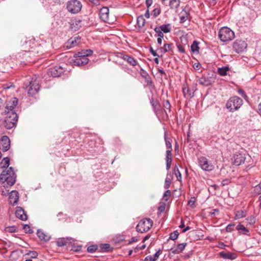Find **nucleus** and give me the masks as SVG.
Listing matches in <instances>:
<instances>
[{"instance_id":"7c9ffc66","label":"nucleus","mask_w":261,"mask_h":261,"mask_svg":"<svg viewBox=\"0 0 261 261\" xmlns=\"http://www.w3.org/2000/svg\"><path fill=\"white\" fill-rule=\"evenodd\" d=\"M246 216V211L245 210H240L237 211L235 212V216L238 219L242 218L245 217Z\"/></svg>"},{"instance_id":"c85d7f7f","label":"nucleus","mask_w":261,"mask_h":261,"mask_svg":"<svg viewBox=\"0 0 261 261\" xmlns=\"http://www.w3.org/2000/svg\"><path fill=\"white\" fill-rule=\"evenodd\" d=\"M69 241V240L68 238H60L57 240V245L59 247H62L66 245L68 243Z\"/></svg>"},{"instance_id":"37998d69","label":"nucleus","mask_w":261,"mask_h":261,"mask_svg":"<svg viewBox=\"0 0 261 261\" xmlns=\"http://www.w3.org/2000/svg\"><path fill=\"white\" fill-rule=\"evenodd\" d=\"M160 251H161V250L159 249L158 251H156L155 253V254L153 256L150 255L149 260L150 261H155V260H156L158 258V257H159V256L160 255Z\"/></svg>"},{"instance_id":"6e6d98bb","label":"nucleus","mask_w":261,"mask_h":261,"mask_svg":"<svg viewBox=\"0 0 261 261\" xmlns=\"http://www.w3.org/2000/svg\"><path fill=\"white\" fill-rule=\"evenodd\" d=\"M170 195H171V191L170 190H168L166 191L163 195V199L165 201H167L168 199V197L170 196Z\"/></svg>"},{"instance_id":"4be33fe9","label":"nucleus","mask_w":261,"mask_h":261,"mask_svg":"<svg viewBox=\"0 0 261 261\" xmlns=\"http://www.w3.org/2000/svg\"><path fill=\"white\" fill-rule=\"evenodd\" d=\"M152 107L154 113H155L157 116H159V115L160 114V112H162L164 115L163 118H165V116L166 117V118H167V113L166 111L165 110H160V106L159 102L155 103V105L152 106Z\"/></svg>"},{"instance_id":"6e6552de","label":"nucleus","mask_w":261,"mask_h":261,"mask_svg":"<svg viewBox=\"0 0 261 261\" xmlns=\"http://www.w3.org/2000/svg\"><path fill=\"white\" fill-rule=\"evenodd\" d=\"M82 54L78 52L74 55L75 59L71 60L70 61L72 66H81L87 64L89 62L88 58L82 57Z\"/></svg>"},{"instance_id":"2eb2a0df","label":"nucleus","mask_w":261,"mask_h":261,"mask_svg":"<svg viewBox=\"0 0 261 261\" xmlns=\"http://www.w3.org/2000/svg\"><path fill=\"white\" fill-rule=\"evenodd\" d=\"M64 72V70L61 66H56L48 69V74L53 77L60 76Z\"/></svg>"},{"instance_id":"20e7f679","label":"nucleus","mask_w":261,"mask_h":261,"mask_svg":"<svg viewBox=\"0 0 261 261\" xmlns=\"http://www.w3.org/2000/svg\"><path fill=\"white\" fill-rule=\"evenodd\" d=\"M23 87L28 89V95L32 96L40 90L39 82L36 79L32 78L31 81L24 82Z\"/></svg>"},{"instance_id":"69168bd1","label":"nucleus","mask_w":261,"mask_h":261,"mask_svg":"<svg viewBox=\"0 0 261 261\" xmlns=\"http://www.w3.org/2000/svg\"><path fill=\"white\" fill-rule=\"evenodd\" d=\"M201 67V65L199 62L195 63L193 65V67L195 70H199Z\"/></svg>"},{"instance_id":"338daca9","label":"nucleus","mask_w":261,"mask_h":261,"mask_svg":"<svg viewBox=\"0 0 261 261\" xmlns=\"http://www.w3.org/2000/svg\"><path fill=\"white\" fill-rule=\"evenodd\" d=\"M247 220L249 221V223L251 224H254L255 222V218L252 216L248 218Z\"/></svg>"},{"instance_id":"4468645a","label":"nucleus","mask_w":261,"mask_h":261,"mask_svg":"<svg viewBox=\"0 0 261 261\" xmlns=\"http://www.w3.org/2000/svg\"><path fill=\"white\" fill-rule=\"evenodd\" d=\"M232 163L236 166H239L245 162L246 160L245 154L241 152H237L233 155Z\"/></svg>"},{"instance_id":"f704fd0d","label":"nucleus","mask_w":261,"mask_h":261,"mask_svg":"<svg viewBox=\"0 0 261 261\" xmlns=\"http://www.w3.org/2000/svg\"><path fill=\"white\" fill-rule=\"evenodd\" d=\"M136 22L139 28H142L145 23L144 17H136Z\"/></svg>"},{"instance_id":"9b49d317","label":"nucleus","mask_w":261,"mask_h":261,"mask_svg":"<svg viewBox=\"0 0 261 261\" xmlns=\"http://www.w3.org/2000/svg\"><path fill=\"white\" fill-rule=\"evenodd\" d=\"M69 23L70 24V29L73 32L79 30L83 24L80 17H72Z\"/></svg>"},{"instance_id":"c03bdc74","label":"nucleus","mask_w":261,"mask_h":261,"mask_svg":"<svg viewBox=\"0 0 261 261\" xmlns=\"http://www.w3.org/2000/svg\"><path fill=\"white\" fill-rule=\"evenodd\" d=\"M154 31L157 34L158 38H163L164 37L163 32L160 30V28H158V27H155L154 29Z\"/></svg>"},{"instance_id":"cd10ccee","label":"nucleus","mask_w":261,"mask_h":261,"mask_svg":"<svg viewBox=\"0 0 261 261\" xmlns=\"http://www.w3.org/2000/svg\"><path fill=\"white\" fill-rule=\"evenodd\" d=\"M229 70V68L227 66L218 68L217 69L218 73L221 76H225L227 74V72Z\"/></svg>"},{"instance_id":"58836bf2","label":"nucleus","mask_w":261,"mask_h":261,"mask_svg":"<svg viewBox=\"0 0 261 261\" xmlns=\"http://www.w3.org/2000/svg\"><path fill=\"white\" fill-rule=\"evenodd\" d=\"M79 53L82 54L83 55L82 56V57L87 58L88 56L92 55L93 54V51L91 49H88Z\"/></svg>"},{"instance_id":"a878e982","label":"nucleus","mask_w":261,"mask_h":261,"mask_svg":"<svg viewBox=\"0 0 261 261\" xmlns=\"http://www.w3.org/2000/svg\"><path fill=\"white\" fill-rule=\"evenodd\" d=\"M37 234L38 237L42 241L46 242L50 239V237L46 234L42 230H38Z\"/></svg>"},{"instance_id":"e433bc0d","label":"nucleus","mask_w":261,"mask_h":261,"mask_svg":"<svg viewBox=\"0 0 261 261\" xmlns=\"http://www.w3.org/2000/svg\"><path fill=\"white\" fill-rule=\"evenodd\" d=\"M182 93L184 96L186 98L191 97V93L189 92V89L188 87L184 86L182 87Z\"/></svg>"},{"instance_id":"c756f323","label":"nucleus","mask_w":261,"mask_h":261,"mask_svg":"<svg viewBox=\"0 0 261 261\" xmlns=\"http://www.w3.org/2000/svg\"><path fill=\"white\" fill-rule=\"evenodd\" d=\"M236 229L240 232H241L243 234H247L249 232V230L246 228L243 225L239 224L237 227Z\"/></svg>"},{"instance_id":"49530a36","label":"nucleus","mask_w":261,"mask_h":261,"mask_svg":"<svg viewBox=\"0 0 261 261\" xmlns=\"http://www.w3.org/2000/svg\"><path fill=\"white\" fill-rule=\"evenodd\" d=\"M185 225L184 224V222H183L182 220H180V229H182V232H185L187 230L190 229V227L189 226H187L186 228H185Z\"/></svg>"},{"instance_id":"bb28decb","label":"nucleus","mask_w":261,"mask_h":261,"mask_svg":"<svg viewBox=\"0 0 261 261\" xmlns=\"http://www.w3.org/2000/svg\"><path fill=\"white\" fill-rule=\"evenodd\" d=\"M25 46L24 47V48L26 49H28V51L26 50H25V53H29L30 55H33L34 53H33L32 51H30V48H28L27 45H28L29 46V47H30V48H32L33 46H32V45L34 44L35 43L34 39H30L28 41H25Z\"/></svg>"},{"instance_id":"0eeeda50","label":"nucleus","mask_w":261,"mask_h":261,"mask_svg":"<svg viewBox=\"0 0 261 261\" xmlns=\"http://www.w3.org/2000/svg\"><path fill=\"white\" fill-rule=\"evenodd\" d=\"M153 222L149 218L142 219L136 226L138 232L143 233L148 231L152 226Z\"/></svg>"},{"instance_id":"052dcab7","label":"nucleus","mask_w":261,"mask_h":261,"mask_svg":"<svg viewBox=\"0 0 261 261\" xmlns=\"http://www.w3.org/2000/svg\"><path fill=\"white\" fill-rule=\"evenodd\" d=\"M91 3L94 5H99L103 0H88Z\"/></svg>"},{"instance_id":"aec40b11","label":"nucleus","mask_w":261,"mask_h":261,"mask_svg":"<svg viewBox=\"0 0 261 261\" xmlns=\"http://www.w3.org/2000/svg\"><path fill=\"white\" fill-rule=\"evenodd\" d=\"M16 217L22 221H25L28 216L22 207L18 206L16 207L15 212Z\"/></svg>"},{"instance_id":"bf43d9fd","label":"nucleus","mask_w":261,"mask_h":261,"mask_svg":"<svg viewBox=\"0 0 261 261\" xmlns=\"http://www.w3.org/2000/svg\"><path fill=\"white\" fill-rule=\"evenodd\" d=\"M164 137H165V140L166 145L167 148L168 149L171 148V143H170L169 140H168V139L166 137V134H165V136Z\"/></svg>"},{"instance_id":"603ef678","label":"nucleus","mask_w":261,"mask_h":261,"mask_svg":"<svg viewBox=\"0 0 261 261\" xmlns=\"http://www.w3.org/2000/svg\"><path fill=\"white\" fill-rule=\"evenodd\" d=\"M238 93L239 95H240L245 99H246L247 98V96L245 92L243 89H239L238 90Z\"/></svg>"},{"instance_id":"864d4df0","label":"nucleus","mask_w":261,"mask_h":261,"mask_svg":"<svg viewBox=\"0 0 261 261\" xmlns=\"http://www.w3.org/2000/svg\"><path fill=\"white\" fill-rule=\"evenodd\" d=\"M254 192L255 194L258 195L261 193V186L259 185L254 188Z\"/></svg>"},{"instance_id":"7ed1b4c3","label":"nucleus","mask_w":261,"mask_h":261,"mask_svg":"<svg viewBox=\"0 0 261 261\" xmlns=\"http://www.w3.org/2000/svg\"><path fill=\"white\" fill-rule=\"evenodd\" d=\"M243 100L238 96H232L227 100L226 103V108L231 112L239 110L242 106Z\"/></svg>"},{"instance_id":"f257e3e1","label":"nucleus","mask_w":261,"mask_h":261,"mask_svg":"<svg viewBox=\"0 0 261 261\" xmlns=\"http://www.w3.org/2000/svg\"><path fill=\"white\" fill-rule=\"evenodd\" d=\"M18 102L16 97H12L5 103V110L2 114L6 115L3 125L7 129H11L16 125L18 116L16 112V107Z\"/></svg>"},{"instance_id":"e2e57ef3","label":"nucleus","mask_w":261,"mask_h":261,"mask_svg":"<svg viewBox=\"0 0 261 261\" xmlns=\"http://www.w3.org/2000/svg\"><path fill=\"white\" fill-rule=\"evenodd\" d=\"M152 12L153 16H157L160 14L161 11L159 8H155Z\"/></svg>"},{"instance_id":"c9c22d12","label":"nucleus","mask_w":261,"mask_h":261,"mask_svg":"<svg viewBox=\"0 0 261 261\" xmlns=\"http://www.w3.org/2000/svg\"><path fill=\"white\" fill-rule=\"evenodd\" d=\"M169 5L171 9H177L179 5V0H170Z\"/></svg>"},{"instance_id":"423d86ee","label":"nucleus","mask_w":261,"mask_h":261,"mask_svg":"<svg viewBox=\"0 0 261 261\" xmlns=\"http://www.w3.org/2000/svg\"><path fill=\"white\" fill-rule=\"evenodd\" d=\"M82 8V4L80 1L71 0L67 2L66 8L71 14H76L80 12Z\"/></svg>"},{"instance_id":"09e8293b","label":"nucleus","mask_w":261,"mask_h":261,"mask_svg":"<svg viewBox=\"0 0 261 261\" xmlns=\"http://www.w3.org/2000/svg\"><path fill=\"white\" fill-rule=\"evenodd\" d=\"M23 229L24 231L27 233H32L33 232L28 224H25L23 227Z\"/></svg>"},{"instance_id":"a19ab883","label":"nucleus","mask_w":261,"mask_h":261,"mask_svg":"<svg viewBox=\"0 0 261 261\" xmlns=\"http://www.w3.org/2000/svg\"><path fill=\"white\" fill-rule=\"evenodd\" d=\"M97 249H98L97 246L93 245L89 246L87 248V250L88 252L92 253L95 252L97 250Z\"/></svg>"},{"instance_id":"473e14b6","label":"nucleus","mask_w":261,"mask_h":261,"mask_svg":"<svg viewBox=\"0 0 261 261\" xmlns=\"http://www.w3.org/2000/svg\"><path fill=\"white\" fill-rule=\"evenodd\" d=\"M2 168H8L10 164V159L8 157L4 158L0 163Z\"/></svg>"},{"instance_id":"2f4dec72","label":"nucleus","mask_w":261,"mask_h":261,"mask_svg":"<svg viewBox=\"0 0 261 261\" xmlns=\"http://www.w3.org/2000/svg\"><path fill=\"white\" fill-rule=\"evenodd\" d=\"M158 28H160V31L161 30L163 33H169L171 31V27L169 24H163L160 27H158Z\"/></svg>"},{"instance_id":"4d7b16f0","label":"nucleus","mask_w":261,"mask_h":261,"mask_svg":"<svg viewBox=\"0 0 261 261\" xmlns=\"http://www.w3.org/2000/svg\"><path fill=\"white\" fill-rule=\"evenodd\" d=\"M163 106L165 109L168 110L170 111L171 105L168 100L163 101Z\"/></svg>"},{"instance_id":"0e129e2a","label":"nucleus","mask_w":261,"mask_h":261,"mask_svg":"<svg viewBox=\"0 0 261 261\" xmlns=\"http://www.w3.org/2000/svg\"><path fill=\"white\" fill-rule=\"evenodd\" d=\"M171 151L170 150H167L166 151V160H172Z\"/></svg>"},{"instance_id":"f03ea898","label":"nucleus","mask_w":261,"mask_h":261,"mask_svg":"<svg viewBox=\"0 0 261 261\" xmlns=\"http://www.w3.org/2000/svg\"><path fill=\"white\" fill-rule=\"evenodd\" d=\"M16 175L12 167L4 170L0 174V180L3 183L6 182L8 186H13L16 181Z\"/></svg>"},{"instance_id":"b1692460","label":"nucleus","mask_w":261,"mask_h":261,"mask_svg":"<svg viewBox=\"0 0 261 261\" xmlns=\"http://www.w3.org/2000/svg\"><path fill=\"white\" fill-rule=\"evenodd\" d=\"M179 236L177 230H175L170 234L169 239L168 240V243L173 245H175V240H176Z\"/></svg>"},{"instance_id":"f3484780","label":"nucleus","mask_w":261,"mask_h":261,"mask_svg":"<svg viewBox=\"0 0 261 261\" xmlns=\"http://www.w3.org/2000/svg\"><path fill=\"white\" fill-rule=\"evenodd\" d=\"M173 247L170 248L169 256L170 257L174 259H178L179 258L178 254H179V243H177L176 245H173Z\"/></svg>"},{"instance_id":"ea45409f","label":"nucleus","mask_w":261,"mask_h":261,"mask_svg":"<svg viewBox=\"0 0 261 261\" xmlns=\"http://www.w3.org/2000/svg\"><path fill=\"white\" fill-rule=\"evenodd\" d=\"M110 247L109 244H101L100 246L101 250L104 252L108 251Z\"/></svg>"},{"instance_id":"f8f14e48","label":"nucleus","mask_w":261,"mask_h":261,"mask_svg":"<svg viewBox=\"0 0 261 261\" xmlns=\"http://www.w3.org/2000/svg\"><path fill=\"white\" fill-rule=\"evenodd\" d=\"M197 82L201 85L208 86L214 82V79L210 76L209 74H204L197 80Z\"/></svg>"},{"instance_id":"5fc2aeb1","label":"nucleus","mask_w":261,"mask_h":261,"mask_svg":"<svg viewBox=\"0 0 261 261\" xmlns=\"http://www.w3.org/2000/svg\"><path fill=\"white\" fill-rule=\"evenodd\" d=\"M9 190L6 189V187L5 186H4L2 188V195L3 196H7L9 195Z\"/></svg>"},{"instance_id":"4c0bfd02","label":"nucleus","mask_w":261,"mask_h":261,"mask_svg":"<svg viewBox=\"0 0 261 261\" xmlns=\"http://www.w3.org/2000/svg\"><path fill=\"white\" fill-rule=\"evenodd\" d=\"M109 13V9L107 7H102L99 11V14L101 15H108Z\"/></svg>"},{"instance_id":"ddd939ff","label":"nucleus","mask_w":261,"mask_h":261,"mask_svg":"<svg viewBox=\"0 0 261 261\" xmlns=\"http://www.w3.org/2000/svg\"><path fill=\"white\" fill-rule=\"evenodd\" d=\"M198 163L200 167L205 171H210L213 170V166L204 157L200 158L198 159Z\"/></svg>"},{"instance_id":"6ab92c4d","label":"nucleus","mask_w":261,"mask_h":261,"mask_svg":"<svg viewBox=\"0 0 261 261\" xmlns=\"http://www.w3.org/2000/svg\"><path fill=\"white\" fill-rule=\"evenodd\" d=\"M19 199V194L17 191H12L9 194V203L12 205H15L17 204Z\"/></svg>"},{"instance_id":"1a4fd4ad","label":"nucleus","mask_w":261,"mask_h":261,"mask_svg":"<svg viewBox=\"0 0 261 261\" xmlns=\"http://www.w3.org/2000/svg\"><path fill=\"white\" fill-rule=\"evenodd\" d=\"M81 42V38L80 36H75L71 37L65 43L64 47L67 49L74 47L79 45Z\"/></svg>"},{"instance_id":"393cba45","label":"nucleus","mask_w":261,"mask_h":261,"mask_svg":"<svg viewBox=\"0 0 261 261\" xmlns=\"http://www.w3.org/2000/svg\"><path fill=\"white\" fill-rule=\"evenodd\" d=\"M98 19L99 21L110 25L113 24L116 21V17H98Z\"/></svg>"},{"instance_id":"9d476101","label":"nucleus","mask_w":261,"mask_h":261,"mask_svg":"<svg viewBox=\"0 0 261 261\" xmlns=\"http://www.w3.org/2000/svg\"><path fill=\"white\" fill-rule=\"evenodd\" d=\"M247 46L246 42L242 40L237 39L233 44V49L237 53L243 51L247 48Z\"/></svg>"},{"instance_id":"3c124183","label":"nucleus","mask_w":261,"mask_h":261,"mask_svg":"<svg viewBox=\"0 0 261 261\" xmlns=\"http://www.w3.org/2000/svg\"><path fill=\"white\" fill-rule=\"evenodd\" d=\"M181 13H184V14H182V16H185L184 15H187V16L191 15V13H190V10H189V8L187 6H186L182 9V10Z\"/></svg>"},{"instance_id":"412c9836","label":"nucleus","mask_w":261,"mask_h":261,"mask_svg":"<svg viewBox=\"0 0 261 261\" xmlns=\"http://www.w3.org/2000/svg\"><path fill=\"white\" fill-rule=\"evenodd\" d=\"M140 73L142 77L145 79L147 83V85L149 86L152 87L153 86L152 81L151 79V77L148 75V73L145 70L141 68L140 69Z\"/></svg>"},{"instance_id":"774afa93","label":"nucleus","mask_w":261,"mask_h":261,"mask_svg":"<svg viewBox=\"0 0 261 261\" xmlns=\"http://www.w3.org/2000/svg\"><path fill=\"white\" fill-rule=\"evenodd\" d=\"M165 208H166L165 204H163L161 205L159 207L158 210L160 213H163L165 211Z\"/></svg>"},{"instance_id":"de8ad7c7","label":"nucleus","mask_w":261,"mask_h":261,"mask_svg":"<svg viewBox=\"0 0 261 261\" xmlns=\"http://www.w3.org/2000/svg\"><path fill=\"white\" fill-rule=\"evenodd\" d=\"M82 249V246L80 245H75L74 244L72 246V249L71 250H73L74 252H78L80 251Z\"/></svg>"},{"instance_id":"680f3d73","label":"nucleus","mask_w":261,"mask_h":261,"mask_svg":"<svg viewBox=\"0 0 261 261\" xmlns=\"http://www.w3.org/2000/svg\"><path fill=\"white\" fill-rule=\"evenodd\" d=\"M32 258H36L38 256V253L36 251H30L29 253H28Z\"/></svg>"},{"instance_id":"72a5a7b5","label":"nucleus","mask_w":261,"mask_h":261,"mask_svg":"<svg viewBox=\"0 0 261 261\" xmlns=\"http://www.w3.org/2000/svg\"><path fill=\"white\" fill-rule=\"evenodd\" d=\"M171 45L170 44L165 43L164 46L159 48L158 50L160 51L161 53H165L170 50Z\"/></svg>"},{"instance_id":"79ce46f5","label":"nucleus","mask_w":261,"mask_h":261,"mask_svg":"<svg viewBox=\"0 0 261 261\" xmlns=\"http://www.w3.org/2000/svg\"><path fill=\"white\" fill-rule=\"evenodd\" d=\"M191 50L193 52L198 51L199 47H198V43L196 41H194L191 46Z\"/></svg>"},{"instance_id":"a18cd8bd","label":"nucleus","mask_w":261,"mask_h":261,"mask_svg":"<svg viewBox=\"0 0 261 261\" xmlns=\"http://www.w3.org/2000/svg\"><path fill=\"white\" fill-rule=\"evenodd\" d=\"M195 198L194 197H192L188 201V204L190 207H191L192 208H194L195 206Z\"/></svg>"},{"instance_id":"8fccbe9b","label":"nucleus","mask_w":261,"mask_h":261,"mask_svg":"<svg viewBox=\"0 0 261 261\" xmlns=\"http://www.w3.org/2000/svg\"><path fill=\"white\" fill-rule=\"evenodd\" d=\"M171 185V180L170 178L167 177L165 179L164 188L167 189L169 188Z\"/></svg>"},{"instance_id":"13d9d810","label":"nucleus","mask_w":261,"mask_h":261,"mask_svg":"<svg viewBox=\"0 0 261 261\" xmlns=\"http://www.w3.org/2000/svg\"><path fill=\"white\" fill-rule=\"evenodd\" d=\"M234 226V224H228L226 227V230L227 232H230L233 230V227Z\"/></svg>"},{"instance_id":"5701e85b","label":"nucleus","mask_w":261,"mask_h":261,"mask_svg":"<svg viewBox=\"0 0 261 261\" xmlns=\"http://www.w3.org/2000/svg\"><path fill=\"white\" fill-rule=\"evenodd\" d=\"M120 58L123 59L124 60L126 61L128 64L130 65L135 66L137 64V61L132 57L126 55H122L121 54Z\"/></svg>"},{"instance_id":"39448f33","label":"nucleus","mask_w":261,"mask_h":261,"mask_svg":"<svg viewBox=\"0 0 261 261\" xmlns=\"http://www.w3.org/2000/svg\"><path fill=\"white\" fill-rule=\"evenodd\" d=\"M219 37L222 42L230 41L234 38V33L229 28L223 27L219 32Z\"/></svg>"},{"instance_id":"a211bd4d","label":"nucleus","mask_w":261,"mask_h":261,"mask_svg":"<svg viewBox=\"0 0 261 261\" xmlns=\"http://www.w3.org/2000/svg\"><path fill=\"white\" fill-rule=\"evenodd\" d=\"M219 256L225 259L233 260L237 257V254L234 252L223 251L219 253Z\"/></svg>"},{"instance_id":"dca6fc26","label":"nucleus","mask_w":261,"mask_h":261,"mask_svg":"<svg viewBox=\"0 0 261 261\" xmlns=\"http://www.w3.org/2000/svg\"><path fill=\"white\" fill-rule=\"evenodd\" d=\"M10 147V140L7 136H3L0 141V149L3 151H8Z\"/></svg>"}]
</instances>
